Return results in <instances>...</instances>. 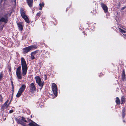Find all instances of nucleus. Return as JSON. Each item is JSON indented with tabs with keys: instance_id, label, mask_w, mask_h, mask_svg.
<instances>
[{
	"instance_id": "obj_1",
	"label": "nucleus",
	"mask_w": 126,
	"mask_h": 126,
	"mask_svg": "<svg viewBox=\"0 0 126 126\" xmlns=\"http://www.w3.org/2000/svg\"><path fill=\"white\" fill-rule=\"evenodd\" d=\"M21 64L22 70L21 73V67L19 66L17 68L16 71V74L18 78L21 79L22 78V76H25L27 73V67L26 61L23 57L21 58Z\"/></svg>"
},
{
	"instance_id": "obj_2",
	"label": "nucleus",
	"mask_w": 126,
	"mask_h": 126,
	"mask_svg": "<svg viewBox=\"0 0 126 126\" xmlns=\"http://www.w3.org/2000/svg\"><path fill=\"white\" fill-rule=\"evenodd\" d=\"M20 12L22 18L24 19L26 22L29 23V20L25 14V11L22 8L21 9Z\"/></svg>"
},
{
	"instance_id": "obj_3",
	"label": "nucleus",
	"mask_w": 126,
	"mask_h": 126,
	"mask_svg": "<svg viewBox=\"0 0 126 126\" xmlns=\"http://www.w3.org/2000/svg\"><path fill=\"white\" fill-rule=\"evenodd\" d=\"M37 48V47L36 45H33L31 46L25 48L24 50V53H26L29 52L30 50L33 49H36Z\"/></svg>"
},
{
	"instance_id": "obj_4",
	"label": "nucleus",
	"mask_w": 126,
	"mask_h": 126,
	"mask_svg": "<svg viewBox=\"0 0 126 126\" xmlns=\"http://www.w3.org/2000/svg\"><path fill=\"white\" fill-rule=\"evenodd\" d=\"M35 79H36V82L39 85L40 87V90H41L43 87L44 82H42L41 81V80L40 78L38 76L36 77H35Z\"/></svg>"
},
{
	"instance_id": "obj_5",
	"label": "nucleus",
	"mask_w": 126,
	"mask_h": 126,
	"mask_svg": "<svg viewBox=\"0 0 126 126\" xmlns=\"http://www.w3.org/2000/svg\"><path fill=\"white\" fill-rule=\"evenodd\" d=\"M52 90L55 95L56 96H57V88L56 85L54 83L52 84Z\"/></svg>"
},
{
	"instance_id": "obj_6",
	"label": "nucleus",
	"mask_w": 126,
	"mask_h": 126,
	"mask_svg": "<svg viewBox=\"0 0 126 126\" xmlns=\"http://www.w3.org/2000/svg\"><path fill=\"white\" fill-rule=\"evenodd\" d=\"M29 87L30 88V92H32L36 90V88L35 87L34 83H31L29 85Z\"/></svg>"
},
{
	"instance_id": "obj_7",
	"label": "nucleus",
	"mask_w": 126,
	"mask_h": 126,
	"mask_svg": "<svg viewBox=\"0 0 126 126\" xmlns=\"http://www.w3.org/2000/svg\"><path fill=\"white\" fill-rule=\"evenodd\" d=\"M5 17H2L0 19V22L7 23L8 21L7 15L6 14L5 16Z\"/></svg>"
},
{
	"instance_id": "obj_8",
	"label": "nucleus",
	"mask_w": 126,
	"mask_h": 126,
	"mask_svg": "<svg viewBox=\"0 0 126 126\" xmlns=\"http://www.w3.org/2000/svg\"><path fill=\"white\" fill-rule=\"evenodd\" d=\"M27 120L28 121H31V122L29 124V125L30 126H40L38 125L28 118H27Z\"/></svg>"
},
{
	"instance_id": "obj_9",
	"label": "nucleus",
	"mask_w": 126,
	"mask_h": 126,
	"mask_svg": "<svg viewBox=\"0 0 126 126\" xmlns=\"http://www.w3.org/2000/svg\"><path fill=\"white\" fill-rule=\"evenodd\" d=\"M9 101V100L8 99L7 101L5 102L4 104L2 106L1 108L4 109L5 108H7L9 107V105L10 103L7 104L8 102Z\"/></svg>"
},
{
	"instance_id": "obj_10",
	"label": "nucleus",
	"mask_w": 126,
	"mask_h": 126,
	"mask_svg": "<svg viewBox=\"0 0 126 126\" xmlns=\"http://www.w3.org/2000/svg\"><path fill=\"white\" fill-rule=\"evenodd\" d=\"M101 7L103 9L104 12L105 13H107L108 12V8L107 6L104 4L102 3H101Z\"/></svg>"
},
{
	"instance_id": "obj_11",
	"label": "nucleus",
	"mask_w": 126,
	"mask_h": 126,
	"mask_svg": "<svg viewBox=\"0 0 126 126\" xmlns=\"http://www.w3.org/2000/svg\"><path fill=\"white\" fill-rule=\"evenodd\" d=\"M26 86L25 84H22L21 87L19 89L18 91L22 93L24 91Z\"/></svg>"
},
{
	"instance_id": "obj_12",
	"label": "nucleus",
	"mask_w": 126,
	"mask_h": 126,
	"mask_svg": "<svg viewBox=\"0 0 126 126\" xmlns=\"http://www.w3.org/2000/svg\"><path fill=\"white\" fill-rule=\"evenodd\" d=\"M28 5L30 7H32V6L33 0H27Z\"/></svg>"
},
{
	"instance_id": "obj_13",
	"label": "nucleus",
	"mask_w": 126,
	"mask_h": 126,
	"mask_svg": "<svg viewBox=\"0 0 126 126\" xmlns=\"http://www.w3.org/2000/svg\"><path fill=\"white\" fill-rule=\"evenodd\" d=\"M15 120L18 123H19L24 126H25V124L22 122L21 120H19L17 118H15Z\"/></svg>"
},
{
	"instance_id": "obj_14",
	"label": "nucleus",
	"mask_w": 126,
	"mask_h": 126,
	"mask_svg": "<svg viewBox=\"0 0 126 126\" xmlns=\"http://www.w3.org/2000/svg\"><path fill=\"white\" fill-rule=\"evenodd\" d=\"M17 25L19 29L22 30L23 29V23H22L20 22L17 23Z\"/></svg>"
},
{
	"instance_id": "obj_15",
	"label": "nucleus",
	"mask_w": 126,
	"mask_h": 126,
	"mask_svg": "<svg viewBox=\"0 0 126 126\" xmlns=\"http://www.w3.org/2000/svg\"><path fill=\"white\" fill-rule=\"evenodd\" d=\"M121 26H118V29L119 30V31L120 32H121L123 35H124V34L126 33V32L121 29Z\"/></svg>"
},
{
	"instance_id": "obj_16",
	"label": "nucleus",
	"mask_w": 126,
	"mask_h": 126,
	"mask_svg": "<svg viewBox=\"0 0 126 126\" xmlns=\"http://www.w3.org/2000/svg\"><path fill=\"white\" fill-rule=\"evenodd\" d=\"M44 3L43 2L40 3L39 4L40 7L39 8V9L40 10H41L42 9V7H44Z\"/></svg>"
},
{
	"instance_id": "obj_17",
	"label": "nucleus",
	"mask_w": 126,
	"mask_h": 126,
	"mask_svg": "<svg viewBox=\"0 0 126 126\" xmlns=\"http://www.w3.org/2000/svg\"><path fill=\"white\" fill-rule=\"evenodd\" d=\"M116 102L117 104H120V102L119 99L118 97L116 98Z\"/></svg>"
},
{
	"instance_id": "obj_18",
	"label": "nucleus",
	"mask_w": 126,
	"mask_h": 126,
	"mask_svg": "<svg viewBox=\"0 0 126 126\" xmlns=\"http://www.w3.org/2000/svg\"><path fill=\"white\" fill-rule=\"evenodd\" d=\"M22 93L18 91V92L16 95V97H19L21 95Z\"/></svg>"
},
{
	"instance_id": "obj_19",
	"label": "nucleus",
	"mask_w": 126,
	"mask_h": 126,
	"mask_svg": "<svg viewBox=\"0 0 126 126\" xmlns=\"http://www.w3.org/2000/svg\"><path fill=\"white\" fill-rule=\"evenodd\" d=\"M12 2H13V4L14 5H15L16 3V0H12Z\"/></svg>"
},
{
	"instance_id": "obj_20",
	"label": "nucleus",
	"mask_w": 126,
	"mask_h": 126,
	"mask_svg": "<svg viewBox=\"0 0 126 126\" xmlns=\"http://www.w3.org/2000/svg\"><path fill=\"white\" fill-rule=\"evenodd\" d=\"M0 101L1 102H3V98L1 94H0Z\"/></svg>"
},
{
	"instance_id": "obj_21",
	"label": "nucleus",
	"mask_w": 126,
	"mask_h": 126,
	"mask_svg": "<svg viewBox=\"0 0 126 126\" xmlns=\"http://www.w3.org/2000/svg\"><path fill=\"white\" fill-rule=\"evenodd\" d=\"M37 52V51H34V52H32L31 53V54L32 55H34V56L36 54V53Z\"/></svg>"
},
{
	"instance_id": "obj_22",
	"label": "nucleus",
	"mask_w": 126,
	"mask_h": 126,
	"mask_svg": "<svg viewBox=\"0 0 126 126\" xmlns=\"http://www.w3.org/2000/svg\"><path fill=\"white\" fill-rule=\"evenodd\" d=\"M37 52V51H34V52H32L31 53V54L32 55H34V56L36 54V53Z\"/></svg>"
},
{
	"instance_id": "obj_23",
	"label": "nucleus",
	"mask_w": 126,
	"mask_h": 126,
	"mask_svg": "<svg viewBox=\"0 0 126 126\" xmlns=\"http://www.w3.org/2000/svg\"><path fill=\"white\" fill-rule=\"evenodd\" d=\"M22 120L25 122H28L26 120L25 118L23 117H22Z\"/></svg>"
},
{
	"instance_id": "obj_24",
	"label": "nucleus",
	"mask_w": 126,
	"mask_h": 126,
	"mask_svg": "<svg viewBox=\"0 0 126 126\" xmlns=\"http://www.w3.org/2000/svg\"><path fill=\"white\" fill-rule=\"evenodd\" d=\"M31 58L32 60H33L34 59L35 57H34V55H32L31 54Z\"/></svg>"
},
{
	"instance_id": "obj_25",
	"label": "nucleus",
	"mask_w": 126,
	"mask_h": 126,
	"mask_svg": "<svg viewBox=\"0 0 126 126\" xmlns=\"http://www.w3.org/2000/svg\"><path fill=\"white\" fill-rule=\"evenodd\" d=\"M41 12H39L37 13L36 14V16L39 17L40 15L41 14Z\"/></svg>"
},
{
	"instance_id": "obj_26",
	"label": "nucleus",
	"mask_w": 126,
	"mask_h": 126,
	"mask_svg": "<svg viewBox=\"0 0 126 126\" xmlns=\"http://www.w3.org/2000/svg\"><path fill=\"white\" fill-rule=\"evenodd\" d=\"M125 75H122V79L123 80H124V79H125Z\"/></svg>"
},
{
	"instance_id": "obj_27",
	"label": "nucleus",
	"mask_w": 126,
	"mask_h": 126,
	"mask_svg": "<svg viewBox=\"0 0 126 126\" xmlns=\"http://www.w3.org/2000/svg\"><path fill=\"white\" fill-rule=\"evenodd\" d=\"M14 110L13 109H11L9 111V113H13L14 111Z\"/></svg>"
},
{
	"instance_id": "obj_28",
	"label": "nucleus",
	"mask_w": 126,
	"mask_h": 126,
	"mask_svg": "<svg viewBox=\"0 0 126 126\" xmlns=\"http://www.w3.org/2000/svg\"><path fill=\"white\" fill-rule=\"evenodd\" d=\"M122 116L123 117H124L125 115V113H124V110H122Z\"/></svg>"
},
{
	"instance_id": "obj_29",
	"label": "nucleus",
	"mask_w": 126,
	"mask_h": 126,
	"mask_svg": "<svg viewBox=\"0 0 126 126\" xmlns=\"http://www.w3.org/2000/svg\"><path fill=\"white\" fill-rule=\"evenodd\" d=\"M3 75L1 73L0 75V80H1L3 77Z\"/></svg>"
},
{
	"instance_id": "obj_30",
	"label": "nucleus",
	"mask_w": 126,
	"mask_h": 126,
	"mask_svg": "<svg viewBox=\"0 0 126 126\" xmlns=\"http://www.w3.org/2000/svg\"><path fill=\"white\" fill-rule=\"evenodd\" d=\"M45 54H46V56L47 57V55H49V53L48 52H46L45 53Z\"/></svg>"
},
{
	"instance_id": "obj_31",
	"label": "nucleus",
	"mask_w": 126,
	"mask_h": 126,
	"mask_svg": "<svg viewBox=\"0 0 126 126\" xmlns=\"http://www.w3.org/2000/svg\"><path fill=\"white\" fill-rule=\"evenodd\" d=\"M121 101L122 103L124 102V98L122 97L121 99Z\"/></svg>"
},
{
	"instance_id": "obj_32",
	"label": "nucleus",
	"mask_w": 126,
	"mask_h": 126,
	"mask_svg": "<svg viewBox=\"0 0 126 126\" xmlns=\"http://www.w3.org/2000/svg\"><path fill=\"white\" fill-rule=\"evenodd\" d=\"M12 91H13V92H14V87L13 84V82H12Z\"/></svg>"
},
{
	"instance_id": "obj_33",
	"label": "nucleus",
	"mask_w": 126,
	"mask_h": 126,
	"mask_svg": "<svg viewBox=\"0 0 126 126\" xmlns=\"http://www.w3.org/2000/svg\"><path fill=\"white\" fill-rule=\"evenodd\" d=\"M3 26L4 25H3L2 26L0 27V30H2Z\"/></svg>"
},
{
	"instance_id": "obj_34",
	"label": "nucleus",
	"mask_w": 126,
	"mask_h": 126,
	"mask_svg": "<svg viewBox=\"0 0 126 126\" xmlns=\"http://www.w3.org/2000/svg\"><path fill=\"white\" fill-rule=\"evenodd\" d=\"M44 77H45V80H46L47 78V76L46 75H45Z\"/></svg>"
},
{
	"instance_id": "obj_35",
	"label": "nucleus",
	"mask_w": 126,
	"mask_h": 126,
	"mask_svg": "<svg viewBox=\"0 0 126 126\" xmlns=\"http://www.w3.org/2000/svg\"><path fill=\"white\" fill-rule=\"evenodd\" d=\"M122 75H125V72L124 71H123V72H122Z\"/></svg>"
}]
</instances>
